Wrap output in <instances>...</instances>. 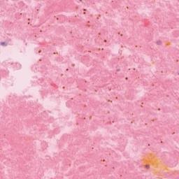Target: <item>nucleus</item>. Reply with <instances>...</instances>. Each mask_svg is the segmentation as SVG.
Wrapping results in <instances>:
<instances>
[{"mask_svg": "<svg viewBox=\"0 0 179 179\" xmlns=\"http://www.w3.org/2000/svg\"><path fill=\"white\" fill-rule=\"evenodd\" d=\"M1 45L6 46V45H8V43H6V42H1Z\"/></svg>", "mask_w": 179, "mask_h": 179, "instance_id": "f257e3e1", "label": "nucleus"}, {"mask_svg": "<svg viewBox=\"0 0 179 179\" xmlns=\"http://www.w3.org/2000/svg\"><path fill=\"white\" fill-rule=\"evenodd\" d=\"M178 75H179V73H178Z\"/></svg>", "mask_w": 179, "mask_h": 179, "instance_id": "7ed1b4c3", "label": "nucleus"}, {"mask_svg": "<svg viewBox=\"0 0 179 179\" xmlns=\"http://www.w3.org/2000/svg\"><path fill=\"white\" fill-rule=\"evenodd\" d=\"M146 169H149V165L145 166Z\"/></svg>", "mask_w": 179, "mask_h": 179, "instance_id": "f03ea898", "label": "nucleus"}]
</instances>
